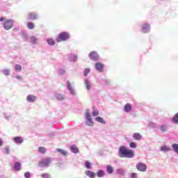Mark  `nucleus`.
<instances>
[{
    "label": "nucleus",
    "instance_id": "nucleus-1",
    "mask_svg": "<svg viewBox=\"0 0 178 178\" xmlns=\"http://www.w3.org/2000/svg\"><path fill=\"white\" fill-rule=\"evenodd\" d=\"M118 155L120 158H133L134 156V152L129 149L126 146H120Z\"/></svg>",
    "mask_w": 178,
    "mask_h": 178
},
{
    "label": "nucleus",
    "instance_id": "nucleus-2",
    "mask_svg": "<svg viewBox=\"0 0 178 178\" xmlns=\"http://www.w3.org/2000/svg\"><path fill=\"white\" fill-rule=\"evenodd\" d=\"M66 40H69V34L66 32H63L60 33L56 39V41L57 42H60L62 41H66Z\"/></svg>",
    "mask_w": 178,
    "mask_h": 178
},
{
    "label": "nucleus",
    "instance_id": "nucleus-3",
    "mask_svg": "<svg viewBox=\"0 0 178 178\" xmlns=\"http://www.w3.org/2000/svg\"><path fill=\"white\" fill-rule=\"evenodd\" d=\"M13 26V22L12 19H6L4 21L3 27L5 30H10Z\"/></svg>",
    "mask_w": 178,
    "mask_h": 178
},
{
    "label": "nucleus",
    "instance_id": "nucleus-4",
    "mask_svg": "<svg viewBox=\"0 0 178 178\" xmlns=\"http://www.w3.org/2000/svg\"><path fill=\"white\" fill-rule=\"evenodd\" d=\"M136 169H137V170H139V172H146L147 171V165L144 163H138L136 165Z\"/></svg>",
    "mask_w": 178,
    "mask_h": 178
},
{
    "label": "nucleus",
    "instance_id": "nucleus-5",
    "mask_svg": "<svg viewBox=\"0 0 178 178\" xmlns=\"http://www.w3.org/2000/svg\"><path fill=\"white\" fill-rule=\"evenodd\" d=\"M50 164L51 159L47 158L41 161V162L40 163V166H49Z\"/></svg>",
    "mask_w": 178,
    "mask_h": 178
},
{
    "label": "nucleus",
    "instance_id": "nucleus-6",
    "mask_svg": "<svg viewBox=\"0 0 178 178\" xmlns=\"http://www.w3.org/2000/svg\"><path fill=\"white\" fill-rule=\"evenodd\" d=\"M89 58L90 59H92V60H98L99 56L97 51H92L89 54Z\"/></svg>",
    "mask_w": 178,
    "mask_h": 178
},
{
    "label": "nucleus",
    "instance_id": "nucleus-7",
    "mask_svg": "<svg viewBox=\"0 0 178 178\" xmlns=\"http://www.w3.org/2000/svg\"><path fill=\"white\" fill-rule=\"evenodd\" d=\"M28 17L30 20H37V19H38V15L35 13H29Z\"/></svg>",
    "mask_w": 178,
    "mask_h": 178
},
{
    "label": "nucleus",
    "instance_id": "nucleus-8",
    "mask_svg": "<svg viewBox=\"0 0 178 178\" xmlns=\"http://www.w3.org/2000/svg\"><path fill=\"white\" fill-rule=\"evenodd\" d=\"M151 30V26L148 24H144L142 26V31L143 33H148Z\"/></svg>",
    "mask_w": 178,
    "mask_h": 178
},
{
    "label": "nucleus",
    "instance_id": "nucleus-9",
    "mask_svg": "<svg viewBox=\"0 0 178 178\" xmlns=\"http://www.w3.org/2000/svg\"><path fill=\"white\" fill-rule=\"evenodd\" d=\"M104 64H102V63H97L95 64V68L97 70H98V72H102L104 70Z\"/></svg>",
    "mask_w": 178,
    "mask_h": 178
},
{
    "label": "nucleus",
    "instance_id": "nucleus-10",
    "mask_svg": "<svg viewBox=\"0 0 178 178\" xmlns=\"http://www.w3.org/2000/svg\"><path fill=\"white\" fill-rule=\"evenodd\" d=\"M133 138L137 141H140L143 138V136H141V134L136 132L133 134Z\"/></svg>",
    "mask_w": 178,
    "mask_h": 178
},
{
    "label": "nucleus",
    "instance_id": "nucleus-11",
    "mask_svg": "<svg viewBox=\"0 0 178 178\" xmlns=\"http://www.w3.org/2000/svg\"><path fill=\"white\" fill-rule=\"evenodd\" d=\"M36 99H37V97L33 95H29L26 97V101H28V102H35Z\"/></svg>",
    "mask_w": 178,
    "mask_h": 178
},
{
    "label": "nucleus",
    "instance_id": "nucleus-12",
    "mask_svg": "<svg viewBox=\"0 0 178 178\" xmlns=\"http://www.w3.org/2000/svg\"><path fill=\"white\" fill-rule=\"evenodd\" d=\"M85 175H86V176H88V177L95 178V174L92 171L87 170L85 172Z\"/></svg>",
    "mask_w": 178,
    "mask_h": 178
},
{
    "label": "nucleus",
    "instance_id": "nucleus-13",
    "mask_svg": "<svg viewBox=\"0 0 178 178\" xmlns=\"http://www.w3.org/2000/svg\"><path fill=\"white\" fill-rule=\"evenodd\" d=\"M13 140L15 141V143H16L17 144H22V143H23V138L19 136L15 137L13 138Z\"/></svg>",
    "mask_w": 178,
    "mask_h": 178
},
{
    "label": "nucleus",
    "instance_id": "nucleus-14",
    "mask_svg": "<svg viewBox=\"0 0 178 178\" xmlns=\"http://www.w3.org/2000/svg\"><path fill=\"white\" fill-rule=\"evenodd\" d=\"M85 85H86V88L88 90H91V83H90V81H88V79H86L84 81Z\"/></svg>",
    "mask_w": 178,
    "mask_h": 178
},
{
    "label": "nucleus",
    "instance_id": "nucleus-15",
    "mask_svg": "<svg viewBox=\"0 0 178 178\" xmlns=\"http://www.w3.org/2000/svg\"><path fill=\"white\" fill-rule=\"evenodd\" d=\"M57 152H59V154H61V155H63V156H67V152L66 150L63 149H57Z\"/></svg>",
    "mask_w": 178,
    "mask_h": 178
},
{
    "label": "nucleus",
    "instance_id": "nucleus-16",
    "mask_svg": "<svg viewBox=\"0 0 178 178\" xmlns=\"http://www.w3.org/2000/svg\"><path fill=\"white\" fill-rule=\"evenodd\" d=\"M67 87L72 94H74V90H73V88H72V84H70V81H67Z\"/></svg>",
    "mask_w": 178,
    "mask_h": 178
},
{
    "label": "nucleus",
    "instance_id": "nucleus-17",
    "mask_svg": "<svg viewBox=\"0 0 178 178\" xmlns=\"http://www.w3.org/2000/svg\"><path fill=\"white\" fill-rule=\"evenodd\" d=\"M97 177H104L105 176V172L102 170H99L97 172Z\"/></svg>",
    "mask_w": 178,
    "mask_h": 178
},
{
    "label": "nucleus",
    "instance_id": "nucleus-18",
    "mask_svg": "<svg viewBox=\"0 0 178 178\" xmlns=\"http://www.w3.org/2000/svg\"><path fill=\"white\" fill-rule=\"evenodd\" d=\"M161 151H162L163 152H168L169 151H170V147H168V146H161L160 147Z\"/></svg>",
    "mask_w": 178,
    "mask_h": 178
},
{
    "label": "nucleus",
    "instance_id": "nucleus-19",
    "mask_svg": "<svg viewBox=\"0 0 178 178\" xmlns=\"http://www.w3.org/2000/svg\"><path fill=\"white\" fill-rule=\"evenodd\" d=\"M124 111L125 112H130V111H131V104H126L124 106Z\"/></svg>",
    "mask_w": 178,
    "mask_h": 178
},
{
    "label": "nucleus",
    "instance_id": "nucleus-20",
    "mask_svg": "<svg viewBox=\"0 0 178 178\" xmlns=\"http://www.w3.org/2000/svg\"><path fill=\"white\" fill-rule=\"evenodd\" d=\"M71 151L74 154H79V148H77V147H76L75 145L71 146Z\"/></svg>",
    "mask_w": 178,
    "mask_h": 178
},
{
    "label": "nucleus",
    "instance_id": "nucleus-21",
    "mask_svg": "<svg viewBox=\"0 0 178 178\" xmlns=\"http://www.w3.org/2000/svg\"><path fill=\"white\" fill-rule=\"evenodd\" d=\"M95 120H96V122H98L99 123H102V124H105V120H104V118H102L101 117L95 118Z\"/></svg>",
    "mask_w": 178,
    "mask_h": 178
},
{
    "label": "nucleus",
    "instance_id": "nucleus-22",
    "mask_svg": "<svg viewBox=\"0 0 178 178\" xmlns=\"http://www.w3.org/2000/svg\"><path fill=\"white\" fill-rule=\"evenodd\" d=\"M86 120H88L86 122V125L87 126H90V127L94 126V122H92V118L86 119Z\"/></svg>",
    "mask_w": 178,
    "mask_h": 178
},
{
    "label": "nucleus",
    "instance_id": "nucleus-23",
    "mask_svg": "<svg viewBox=\"0 0 178 178\" xmlns=\"http://www.w3.org/2000/svg\"><path fill=\"white\" fill-rule=\"evenodd\" d=\"M38 152L41 154H45L47 152V149L44 147H40L38 148Z\"/></svg>",
    "mask_w": 178,
    "mask_h": 178
},
{
    "label": "nucleus",
    "instance_id": "nucleus-24",
    "mask_svg": "<svg viewBox=\"0 0 178 178\" xmlns=\"http://www.w3.org/2000/svg\"><path fill=\"white\" fill-rule=\"evenodd\" d=\"M107 172L109 175H112L113 173V168L111 165H107Z\"/></svg>",
    "mask_w": 178,
    "mask_h": 178
},
{
    "label": "nucleus",
    "instance_id": "nucleus-25",
    "mask_svg": "<svg viewBox=\"0 0 178 178\" xmlns=\"http://www.w3.org/2000/svg\"><path fill=\"white\" fill-rule=\"evenodd\" d=\"M20 166H21L20 163L19 162H16L15 163V170H17V171L20 170Z\"/></svg>",
    "mask_w": 178,
    "mask_h": 178
},
{
    "label": "nucleus",
    "instance_id": "nucleus-26",
    "mask_svg": "<svg viewBox=\"0 0 178 178\" xmlns=\"http://www.w3.org/2000/svg\"><path fill=\"white\" fill-rule=\"evenodd\" d=\"M27 27L30 30H33L34 29V24L33 22H28L27 23Z\"/></svg>",
    "mask_w": 178,
    "mask_h": 178
},
{
    "label": "nucleus",
    "instance_id": "nucleus-27",
    "mask_svg": "<svg viewBox=\"0 0 178 178\" xmlns=\"http://www.w3.org/2000/svg\"><path fill=\"white\" fill-rule=\"evenodd\" d=\"M172 148L177 154H178V144L177 143H174L172 144Z\"/></svg>",
    "mask_w": 178,
    "mask_h": 178
},
{
    "label": "nucleus",
    "instance_id": "nucleus-28",
    "mask_svg": "<svg viewBox=\"0 0 178 178\" xmlns=\"http://www.w3.org/2000/svg\"><path fill=\"white\" fill-rule=\"evenodd\" d=\"M172 122H173L174 123H176V124L178 123V113H177L175 115L174 118H172Z\"/></svg>",
    "mask_w": 178,
    "mask_h": 178
},
{
    "label": "nucleus",
    "instance_id": "nucleus-29",
    "mask_svg": "<svg viewBox=\"0 0 178 178\" xmlns=\"http://www.w3.org/2000/svg\"><path fill=\"white\" fill-rule=\"evenodd\" d=\"M47 43L49 44V45H55V40L51 38L47 39Z\"/></svg>",
    "mask_w": 178,
    "mask_h": 178
},
{
    "label": "nucleus",
    "instance_id": "nucleus-30",
    "mask_svg": "<svg viewBox=\"0 0 178 178\" xmlns=\"http://www.w3.org/2000/svg\"><path fill=\"white\" fill-rule=\"evenodd\" d=\"M86 120L87 119H91V115L90 114V110H86Z\"/></svg>",
    "mask_w": 178,
    "mask_h": 178
},
{
    "label": "nucleus",
    "instance_id": "nucleus-31",
    "mask_svg": "<svg viewBox=\"0 0 178 178\" xmlns=\"http://www.w3.org/2000/svg\"><path fill=\"white\" fill-rule=\"evenodd\" d=\"M85 166L87 169H91V163L88 161H86Z\"/></svg>",
    "mask_w": 178,
    "mask_h": 178
},
{
    "label": "nucleus",
    "instance_id": "nucleus-32",
    "mask_svg": "<svg viewBox=\"0 0 178 178\" xmlns=\"http://www.w3.org/2000/svg\"><path fill=\"white\" fill-rule=\"evenodd\" d=\"M56 98L57 99H58V101H63V95H60V94H58L56 95Z\"/></svg>",
    "mask_w": 178,
    "mask_h": 178
},
{
    "label": "nucleus",
    "instance_id": "nucleus-33",
    "mask_svg": "<svg viewBox=\"0 0 178 178\" xmlns=\"http://www.w3.org/2000/svg\"><path fill=\"white\" fill-rule=\"evenodd\" d=\"M15 70L17 72H22V65H15Z\"/></svg>",
    "mask_w": 178,
    "mask_h": 178
},
{
    "label": "nucleus",
    "instance_id": "nucleus-34",
    "mask_svg": "<svg viewBox=\"0 0 178 178\" xmlns=\"http://www.w3.org/2000/svg\"><path fill=\"white\" fill-rule=\"evenodd\" d=\"M130 148H137V145L134 142H131L129 144Z\"/></svg>",
    "mask_w": 178,
    "mask_h": 178
},
{
    "label": "nucleus",
    "instance_id": "nucleus-35",
    "mask_svg": "<svg viewBox=\"0 0 178 178\" xmlns=\"http://www.w3.org/2000/svg\"><path fill=\"white\" fill-rule=\"evenodd\" d=\"M99 115V112L97 109H94L92 112V116H98Z\"/></svg>",
    "mask_w": 178,
    "mask_h": 178
},
{
    "label": "nucleus",
    "instance_id": "nucleus-36",
    "mask_svg": "<svg viewBox=\"0 0 178 178\" xmlns=\"http://www.w3.org/2000/svg\"><path fill=\"white\" fill-rule=\"evenodd\" d=\"M31 41L33 44H35V42L37 41V38H35V37L33 36L31 38Z\"/></svg>",
    "mask_w": 178,
    "mask_h": 178
},
{
    "label": "nucleus",
    "instance_id": "nucleus-37",
    "mask_svg": "<svg viewBox=\"0 0 178 178\" xmlns=\"http://www.w3.org/2000/svg\"><path fill=\"white\" fill-rule=\"evenodd\" d=\"M90 72V68H86V69H85L84 75H85V76H88V73H89Z\"/></svg>",
    "mask_w": 178,
    "mask_h": 178
},
{
    "label": "nucleus",
    "instance_id": "nucleus-38",
    "mask_svg": "<svg viewBox=\"0 0 178 178\" xmlns=\"http://www.w3.org/2000/svg\"><path fill=\"white\" fill-rule=\"evenodd\" d=\"M41 177L42 178H49V177H51V176H49V175H48V174H42Z\"/></svg>",
    "mask_w": 178,
    "mask_h": 178
},
{
    "label": "nucleus",
    "instance_id": "nucleus-39",
    "mask_svg": "<svg viewBox=\"0 0 178 178\" xmlns=\"http://www.w3.org/2000/svg\"><path fill=\"white\" fill-rule=\"evenodd\" d=\"M30 176H31V174H30L29 172H25L24 177H25L26 178H30Z\"/></svg>",
    "mask_w": 178,
    "mask_h": 178
},
{
    "label": "nucleus",
    "instance_id": "nucleus-40",
    "mask_svg": "<svg viewBox=\"0 0 178 178\" xmlns=\"http://www.w3.org/2000/svg\"><path fill=\"white\" fill-rule=\"evenodd\" d=\"M3 73L6 76H9V70H4Z\"/></svg>",
    "mask_w": 178,
    "mask_h": 178
},
{
    "label": "nucleus",
    "instance_id": "nucleus-41",
    "mask_svg": "<svg viewBox=\"0 0 178 178\" xmlns=\"http://www.w3.org/2000/svg\"><path fill=\"white\" fill-rule=\"evenodd\" d=\"M4 151H5V154H9V152H10L9 147H5Z\"/></svg>",
    "mask_w": 178,
    "mask_h": 178
},
{
    "label": "nucleus",
    "instance_id": "nucleus-42",
    "mask_svg": "<svg viewBox=\"0 0 178 178\" xmlns=\"http://www.w3.org/2000/svg\"><path fill=\"white\" fill-rule=\"evenodd\" d=\"M161 130L162 131H166V127L165 125H163L161 127Z\"/></svg>",
    "mask_w": 178,
    "mask_h": 178
},
{
    "label": "nucleus",
    "instance_id": "nucleus-43",
    "mask_svg": "<svg viewBox=\"0 0 178 178\" xmlns=\"http://www.w3.org/2000/svg\"><path fill=\"white\" fill-rule=\"evenodd\" d=\"M131 178H137V173H132Z\"/></svg>",
    "mask_w": 178,
    "mask_h": 178
},
{
    "label": "nucleus",
    "instance_id": "nucleus-44",
    "mask_svg": "<svg viewBox=\"0 0 178 178\" xmlns=\"http://www.w3.org/2000/svg\"><path fill=\"white\" fill-rule=\"evenodd\" d=\"M18 80H22V76H15Z\"/></svg>",
    "mask_w": 178,
    "mask_h": 178
},
{
    "label": "nucleus",
    "instance_id": "nucleus-45",
    "mask_svg": "<svg viewBox=\"0 0 178 178\" xmlns=\"http://www.w3.org/2000/svg\"><path fill=\"white\" fill-rule=\"evenodd\" d=\"M3 145V143L2 142V140L0 138V147H2Z\"/></svg>",
    "mask_w": 178,
    "mask_h": 178
},
{
    "label": "nucleus",
    "instance_id": "nucleus-46",
    "mask_svg": "<svg viewBox=\"0 0 178 178\" xmlns=\"http://www.w3.org/2000/svg\"><path fill=\"white\" fill-rule=\"evenodd\" d=\"M3 20H5V17H0V22H3Z\"/></svg>",
    "mask_w": 178,
    "mask_h": 178
}]
</instances>
